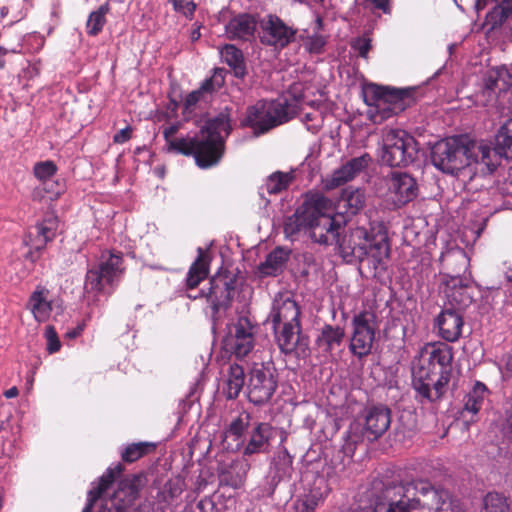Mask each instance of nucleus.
<instances>
[{
  "label": "nucleus",
  "instance_id": "f257e3e1",
  "mask_svg": "<svg viewBox=\"0 0 512 512\" xmlns=\"http://www.w3.org/2000/svg\"><path fill=\"white\" fill-rule=\"evenodd\" d=\"M433 165L444 173L458 174L474 165V173L489 175V167L496 161L495 153L486 148V142L467 137H450L437 142L431 153Z\"/></svg>",
  "mask_w": 512,
  "mask_h": 512
},
{
  "label": "nucleus",
  "instance_id": "f03ea898",
  "mask_svg": "<svg viewBox=\"0 0 512 512\" xmlns=\"http://www.w3.org/2000/svg\"><path fill=\"white\" fill-rule=\"evenodd\" d=\"M386 503H378V511L409 512L419 507L435 512H463L459 502L448 491L436 489L429 482L419 480L406 484L389 485L383 491Z\"/></svg>",
  "mask_w": 512,
  "mask_h": 512
},
{
  "label": "nucleus",
  "instance_id": "7ed1b4c3",
  "mask_svg": "<svg viewBox=\"0 0 512 512\" xmlns=\"http://www.w3.org/2000/svg\"><path fill=\"white\" fill-rule=\"evenodd\" d=\"M428 365H422L413 373L412 385L421 402L440 400L446 392L451 377L452 348L447 344L432 345Z\"/></svg>",
  "mask_w": 512,
  "mask_h": 512
},
{
  "label": "nucleus",
  "instance_id": "20e7f679",
  "mask_svg": "<svg viewBox=\"0 0 512 512\" xmlns=\"http://www.w3.org/2000/svg\"><path fill=\"white\" fill-rule=\"evenodd\" d=\"M224 115L209 119L201 129L200 135L186 136L169 141V146L177 152L193 156L199 168L206 169L216 165L222 156Z\"/></svg>",
  "mask_w": 512,
  "mask_h": 512
},
{
  "label": "nucleus",
  "instance_id": "39448f33",
  "mask_svg": "<svg viewBox=\"0 0 512 512\" xmlns=\"http://www.w3.org/2000/svg\"><path fill=\"white\" fill-rule=\"evenodd\" d=\"M441 262L448 273L443 275L444 306L463 311L472 303L469 293V280L462 276L467 269L468 260L462 250L449 251L442 255Z\"/></svg>",
  "mask_w": 512,
  "mask_h": 512
},
{
  "label": "nucleus",
  "instance_id": "423d86ee",
  "mask_svg": "<svg viewBox=\"0 0 512 512\" xmlns=\"http://www.w3.org/2000/svg\"><path fill=\"white\" fill-rule=\"evenodd\" d=\"M301 96L279 98L271 102H258L247 112V124L254 133L264 134L295 117L300 109Z\"/></svg>",
  "mask_w": 512,
  "mask_h": 512
},
{
  "label": "nucleus",
  "instance_id": "0eeeda50",
  "mask_svg": "<svg viewBox=\"0 0 512 512\" xmlns=\"http://www.w3.org/2000/svg\"><path fill=\"white\" fill-rule=\"evenodd\" d=\"M418 144L413 136L401 129L383 132L381 162L390 167H405L415 161Z\"/></svg>",
  "mask_w": 512,
  "mask_h": 512
},
{
  "label": "nucleus",
  "instance_id": "6e6552de",
  "mask_svg": "<svg viewBox=\"0 0 512 512\" xmlns=\"http://www.w3.org/2000/svg\"><path fill=\"white\" fill-rule=\"evenodd\" d=\"M122 256L120 253L103 255L100 263L89 269L84 283L85 298L90 302L96 301L99 294H108L115 280L121 273Z\"/></svg>",
  "mask_w": 512,
  "mask_h": 512
},
{
  "label": "nucleus",
  "instance_id": "1a4fd4ad",
  "mask_svg": "<svg viewBox=\"0 0 512 512\" xmlns=\"http://www.w3.org/2000/svg\"><path fill=\"white\" fill-rule=\"evenodd\" d=\"M376 319V315L371 311H362L354 315L350 351L355 356L362 358L370 354L378 329Z\"/></svg>",
  "mask_w": 512,
  "mask_h": 512
},
{
  "label": "nucleus",
  "instance_id": "9d476101",
  "mask_svg": "<svg viewBox=\"0 0 512 512\" xmlns=\"http://www.w3.org/2000/svg\"><path fill=\"white\" fill-rule=\"evenodd\" d=\"M309 233L311 239L319 244L333 245L339 241L344 231V217L320 213L316 208H310Z\"/></svg>",
  "mask_w": 512,
  "mask_h": 512
},
{
  "label": "nucleus",
  "instance_id": "9b49d317",
  "mask_svg": "<svg viewBox=\"0 0 512 512\" xmlns=\"http://www.w3.org/2000/svg\"><path fill=\"white\" fill-rule=\"evenodd\" d=\"M412 89H394L376 86L369 105L375 106L382 113V118L396 115L406 109L412 102Z\"/></svg>",
  "mask_w": 512,
  "mask_h": 512
},
{
  "label": "nucleus",
  "instance_id": "f8f14e48",
  "mask_svg": "<svg viewBox=\"0 0 512 512\" xmlns=\"http://www.w3.org/2000/svg\"><path fill=\"white\" fill-rule=\"evenodd\" d=\"M278 346L284 354L305 357L309 352V338L302 333L301 322L273 328Z\"/></svg>",
  "mask_w": 512,
  "mask_h": 512
},
{
  "label": "nucleus",
  "instance_id": "ddd939ff",
  "mask_svg": "<svg viewBox=\"0 0 512 512\" xmlns=\"http://www.w3.org/2000/svg\"><path fill=\"white\" fill-rule=\"evenodd\" d=\"M372 233L364 227L349 228L336 242L339 251L347 261L363 262L367 258V247Z\"/></svg>",
  "mask_w": 512,
  "mask_h": 512
},
{
  "label": "nucleus",
  "instance_id": "4468645a",
  "mask_svg": "<svg viewBox=\"0 0 512 512\" xmlns=\"http://www.w3.org/2000/svg\"><path fill=\"white\" fill-rule=\"evenodd\" d=\"M226 335V351H230L237 358L249 354L254 346L253 326L246 316H241L229 327Z\"/></svg>",
  "mask_w": 512,
  "mask_h": 512
},
{
  "label": "nucleus",
  "instance_id": "2eb2a0df",
  "mask_svg": "<svg viewBox=\"0 0 512 512\" xmlns=\"http://www.w3.org/2000/svg\"><path fill=\"white\" fill-rule=\"evenodd\" d=\"M391 410L383 404L369 406L364 411L362 435L369 441L380 438L390 427Z\"/></svg>",
  "mask_w": 512,
  "mask_h": 512
},
{
  "label": "nucleus",
  "instance_id": "dca6fc26",
  "mask_svg": "<svg viewBox=\"0 0 512 512\" xmlns=\"http://www.w3.org/2000/svg\"><path fill=\"white\" fill-rule=\"evenodd\" d=\"M301 310L298 303L288 293H278L273 301L268 321L273 328L300 321Z\"/></svg>",
  "mask_w": 512,
  "mask_h": 512
},
{
  "label": "nucleus",
  "instance_id": "f3484780",
  "mask_svg": "<svg viewBox=\"0 0 512 512\" xmlns=\"http://www.w3.org/2000/svg\"><path fill=\"white\" fill-rule=\"evenodd\" d=\"M277 387L272 372L267 368L252 370L249 384V398L255 404H263L270 400Z\"/></svg>",
  "mask_w": 512,
  "mask_h": 512
},
{
  "label": "nucleus",
  "instance_id": "a211bd4d",
  "mask_svg": "<svg viewBox=\"0 0 512 512\" xmlns=\"http://www.w3.org/2000/svg\"><path fill=\"white\" fill-rule=\"evenodd\" d=\"M371 163L372 157L368 153L351 158L326 179L325 187L332 190L346 184L368 168Z\"/></svg>",
  "mask_w": 512,
  "mask_h": 512
},
{
  "label": "nucleus",
  "instance_id": "6ab92c4d",
  "mask_svg": "<svg viewBox=\"0 0 512 512\" xmlns=\"http://www.w3.org/2000/svg\"><path fill=\"white\" fill-rule=\"evenodd\" d=\"M262 28L264 32L262 42L281 48L293 41L296 33L292 27L287 26L279 17L273 15H269L262 22Z\"/></svg>",
  "mask_w": 512,
  "mask_h": 512
},
{
  "label": "nucleus",
  "instance_id": "aec40b11",
  "mask_svg": "<svg viewBox=\"0 0 512 512\" xmlns=\"http://www.w3.org/2000/svg\"><path fill=\"white\" fill-rule=\"evenodd\" d=\"M143 485L144 479L141 475H133L122 480L111 499L113 507L118 512H124L134 504Z\"/></svg>",
  "mask_w": 512,
  "mask_h": 512
},
{
  "label": "nucleus",
  "instance_id": "412c9836",
  "mask_svg": "<svg viewBox=\"0 0 512 512\" xmlns=\"http://www.w3.org/2000/svg\"><path fill=\"white\" fill-rule=\"evenodd\" d=\"M389 191L394 195V203L400 207L417 196V184L407 173L392 172L389 180Z\"/></svg>",
  "mask_w": 512,
  "mask_h": 512
},
{
  "label": "nucleus",
  "instance_id": "4be33fe9",
  "mask_svg": "<svg viewBox=\"0 0 512 512\" xmlns=\"http://www.w3.org/2000/svg\"><path fill=\"white\" fill-rule=\"evenodd\" d=\"M439 335L448 342H455L459 339L464 325L463 315L457 309L444 306L436 319Z\"/></svg>",
  "mask_w": 512,
  "mask_h": 512
},
{
  "label": "nucleus",
  "instance_id": "5701e85b",
  "mask_svg": "<svg viewBox=\"0 0 512 512\" xmlns=\"http://www.w3.org/2000/svg\"><path fill=\"white\" fill-rule=\"evenodd\" d=\"M495 147L486 143V148L496 155L494 166L489 167V174H492L500 165L501 158L512 159V119L507 120L496 135Z\"/></svg>",
  "mask_w": 512,
  "mask_h": 512
},
{
  "label": "nucleus",
  "instance_id": "b1692460",
  "mask_svg": "<svg viewBox=\"0 0 512 512\" xmlns=\"http://www.w3.org/2000/svg\"><path fill=\"white\" fill-rule=\"evenodd\" d=\"M291 251L283 247H276L267 256L265 261L261 262L258 267V274L261 277H276L280 275L289 260Z\"/></svg>",
  "mask_w": 512,
  "mask_h": 512
},
{
  "label": "nucleus",
  "instance_id": "393cba45",
  "mask_svg": "<svg viewBox=\"0 0 512 512\" xmlns=\"http://www.w3.org/2000/svg\"><path fill=\"white\" fill-rule=\"evenodd\" d=\"M224 85V73L222 68H216L214 74L206 79L201 87L192 91L185 98V108L190 109L195 106L199 101L207 100V96L217 91Z\"/></svg>",
  "mask_w": 512,
  "mask_h": 512
},
{
  "label": "nucleus",
  "instance_id": "a878e982",
  "mask_svg": "<svg viewBox=\"0 0 512 512\" xmlns=\"http://www.w3.org/2000/svg\"><path fill=\"white\" fill-rule=\"evenodd\" d=\"M249 424L250 415L246 412L240 413L231 420L228 429H226V440L232 439L233 442H228L226 450L237 451L244 445Z\"/></svg>",
  "mask_w": 512,
  "mask_h": 512
},
{
  "label": "nucleus",
  "instance_id": "bb28decb",
  "mask_svg": "<svg viewBox=\"0 0 512 512\" xmlns=\"http://www.w3.org/2000/svg\"><path fill=\"white\" fill-rule=\"evenodd\" d=\"M224 292L222 285V278L220 276L212 278L210 281V287L206 294L207 301L209 303L210 317L212 320V331L216 333L217 329L221 326V315L220 311L224 304L221 297Z\"/></svg>",
  "mask_w": 512,
  "mask_h": 512
},
{
  "label": "nucleus",
  "instance_id": "cd10ccee",
  "mask_svg": "<svg viewBox=\"0 0 512 512\" xmlns=\"http://www.w3.org/2000/svg\"><path fill=\"white\" fill-rule=\"evenodd\" d=\"M275 430L267 423H259L250 433L248 443L244 449L245 455L259 453L265 445H274Z\"/></svg>",
  "mask_w": 512,
  "mask_h": 512
},
{
  "label": "nucleus",
  "instance_id": "c85d7f7f",
  "mask_svg": "<svg viewBox=\"0 0 512 512\" xmlns=\"http://www.w3.org/2000/svg\"><path fill=\"white\" fill-rule=\"evenodd\" d=\"M296 170L291 169L288 172L275 171L266 177L263 185L259 188V194L262 198L265 193L277 195L286 191L296 179Z\"/></svg>",
  "mask_w": 512,
  "mask_h": 512
},
{
  "label": "nucleus",
  "instance_id": "c756f323",
  "mask_svg": "<svg viewBox=\"0 0 512 512\" xmlns=\"http://www.w3.org/2000/svg\"><path fill=\"white\" fill-rule=\"evenodd\" d=\"M344 338L345 330L342 327L326 324L321 328L315 344L322 352L331 353L342 345Z\"/></svg>",
  "mask_w": 512,
  "mask_h": 512
},
{
  "label": "nucleus",
  "instance_id": "7c9ffc66",
  "mask_svg": "<svg viewBox=\"0 0 512 512\" xmlns=\"http://www.w3.org/2000/svg\"><path fill=\"white\" fill-rule=\"evenodd\" d=\"M28 306L36 321H47L52 311L49 291L45 288H37L30 296Z\"/></svg>",
  "mask_w": 512,
  "mask_h": 512
},
{
  "label": "nucleus",
  "instance_id": "2f4dec72",
  "mask_svg": "<svg viewBox=\"0 0 512 512\" xmlns=\"http://www.w3.org/2000/svg\"><path fill=\"white\" fill-rule=\"evenodd\" d=\"M56 171L57 167L52 161L39 162L34 166L35 177L43 183L44 190L51 194V199L57 198L62 192V187L58 183L51 181Z\"/></svg>",
  "mask_w": 512,
  "mask_h": 512
},
{
  "label": "nucleus",
  "instance_id": "473e14b6",
  "mask_svg": "<svg viewBox=\"0 0 512 512\" xmlns=\"http://www.w3.org/2000/svg\"><path fill=\"white\" fill-rule=\"evenodd\" d=\"M256 21L253 16L241 14L234 17L226 25V38L248 39L253 35Z\"/></svg>",
  "mask_w": 512,
  "mask_h": 512
},
{
  "label": "nucleus",
  "instance_id": "72a5a7b5",
  "mask_svg": "<svg viewBox=\"0 0 512 512\" xmlns=\"http://www.w3.org/2000/svg\"><path fill=\"white\" fill-rule=\"evenodd\" d=\"M55 235V225L53 222H42L33 227L25 240L26 245L31 249L40 251L46 245V243Z\"/></svg>",
  "mask_w": 512,
  "mask_h": 512
},
{
  "label": "nucleus",
  "instance_id": "f704fd0d",
  "mask_svg": "<svg viewBox=\"0 0 512 512\" xmlns=\"http://www.w3.org/2000/svg\"><path fill=\"white\" fill-rule=\"evenodd\" d=\"M389 253L390 247L387 237L385 235L372 234L367 247V258L365 261H369L376 269L389 257Z\"/></svg>",
  "mask_w": 512,
  "mask_h": 512
},
{
  "label": "nucleus",
  "instance_id": "c9c22d12",
  "mask_svg": "<svg viewBox=\"0 0 512 512\" xmlns=\"http://www.w3.org/2000/svg\"><path fill=\"white\" fill-rule=\"evenodd\" d=\"M510 75L503 67H496L488 70L483 77V87L488 97L496 90L506 91L509 87Z\"/></svg>",
  "mask_w": 512,
  "mask_h": 512
},
{
  "label": "nucleus",
  "instance_id": "e433bc0d",
  "mask_svg": "<svg viewBox=\"0 0 512 512\" xmlns=\"http://www.w3.org/2000/svg\"><path fill=\"white\" fill-rule=\"evenodd\" d=\"M226 74L229 73L237 79H244L248 73L247 61L241 49L226 44Z\"/></svg>",
  "mask_w": 512,
  "mask_h": 512
},
{
  "label": "nucleus",
  "instance_id": "4c0bfd02",
  "mask_svg": "<svg viewBox=\"0 0 512 512\" xmlns=\"http://www.w3.org/2000/svg\"><path fill=\"white\" fill-rule=\"evenodd\" d=\"M208 275V255L202 249L198 248V257L195 262L191 265L187 278V288L193 289L199 285Z\"/></svg>",
  "mask_w": 512,
  "mask_h": 512
},
{
  "label": "nucleus",
  "instance_id": "58836bf2",
  "mask_svg": "<svg viewBox=\"0 0 512 512\" xmlns=\"http://www.w3.org/2000/svg\"><path fill=\"white\" fill-rule=\"evenodd\" d=\"M489 390L482 382H475L472 389L464 398L463 413L468 412L472 415L477 414L487 399Z\"/></svg>",
  "mask_w": 512,
  "mask_h": 512
},
{
  "label": "nucleus",
  "instance_id": "ea45409f",
  "mask_svg": "<svg viewBox=\"0 0 512 512\" xmlns=\"http://www.w3.org/2000/svg\"><path fill=\"white\" fill-rule=\"evenodd\" d=\"M340 203L346 208V212L356 214L366 204L365 192L361 188L349 186L342 191Z\"/></svg>",
  "mask_w": 512,
  "mask_h": 512
},
{
  "label": "nucleus",
  "instance_id": "a19ab883",
  "mask_svg": "<svg viewBox=\"0 0 512 512\" xmlns=\"http://www.w3.org/2000/svg\"><path fill=\"white\" fill-rule=\"evenodd\" d=\"M310 208L297 209V211L286 218L284 223V233L287 237L293 239L301 230H309Z\"/></svg>",
  "mask_w": 512,
  "mask_h": 512
},
{
  "label": "nucleus",
  "instance_id": "79ce46f5",
  "mask_svg": "<svg viewBox=\"0 0 512 512\" xmlns=\"http://www.w3.org/2000/svg\"><path fill=\"white\" fill-rule=\"evenodd\" d=\"M121 472L122 466L120 464L116 465L114 468H109L106 471V473L100 478L98 486L89 491L88 504L82 512L91 511L93 503L101 497L104 491L109 487L114 479L121 474Z\"/></svg>",
  "mask_w": 512,
  "mask_h": 512
},
{
  "label": "nucleus",
  "instance_id": "37998d69",
  "mask_svg": "<svg viewBox=\"0 0 512 512\" xmlns=\"http://www.w3.org/2000/svg\"><path fill=\"white\" fill-rule=\"evenodd\" d=\"M245 384L244 368L241 365L233 364L229 369V376L226 379V398H236Z\"/></svg>",
  "mask_w": 512,
  "mask_h": 512
},
{
  "label": "nucleus",
  "instance_id": "c03bdc74",
  "mask_svg": "<svg viewBox=\"0 0 512 512\" xmlns=\"http://www.w3.org/2000/svg\"><path fill=\"white\" fill-rule=\"evenodd\" d=\"M109 10V5L103 4L96 11L90 13L86 23V29L89 35L96 36L102 31Z\"/></svg>",
  "mask_w": 512,
  "mask_h": 512
},
{
  "label": "nucleus",
  "instance_id": "a18cd8bd",
  "mask_svg": "<svg viewBox=\"0 0 512 512\" xmlns=\"http://www.w3.org/2000/svg\"><path fill=\"white\" fill-rule=\"evenodd\" d=\"M322 500L323 493L320 488H313L309 493L296 500L295 509L297 512H313Z\"/></svg>",
  "mask_w": 512,
  "mask_h": 512
},
{
  "label": "nucleus",
  "instance_id": "49530a36",
  "mask_svg": "<svg viewBox=\"0 0 512 512\" xmlns=\"http://www.w3.org/2000/svg\"><path fill=\"white\" fill-rule=\"evenodd\" d=\"M482 512H511V509L506 497L497 492H490L483 499Z\"/></svg>",
  "mask_w": 512,
  "mask_h": 512
},
{
  "label": "nucleus",
  "instance_id": "de8ad7c7",
  "mask_svg": "<svg viewBox=\"0 0 512 512\" xmlns=\"http://www.w3.org/2000/svg\"><path fill=\"white\" fill-rule=\"evenodd\" d=\"M508 19L509 16L500 7V5H497L487 14L484 27L487 28V32L489 33L500 28Z\"/></svg>",
  "mask_w": 512,
  "mask_h": 512
},
{
  "label": "nucleus",
  "instance_id": "09e8293b",
  "mask_svg": "<svg viewBox=\"0 0 512 512\" xmlns=\"http://www.w3.org/2000/svg\"><path fill=\"white\" fill-rule=\"evenodd\" d=\"M154 445L147 442L134 443L127 446L122 453V459L126 462H134L145 455Z\"/></svg>",
  "mask_w": 512,
  "mask_h": 512
},
{
  "label": "nucleus",
  "instance_id": "8fccbe9b",
  "mask_svg": "<svg viewBox=\"0 0 512 512\" xmlns=\"http://www.w3.org/2000/svg\"><path fill=\"white\" fill-rule=\"evenodd\" d=\"M44 337L46 339V349L50 354L60 350L61 342L53 326L46 327Z\"/></svg>",
  "mask_w": 512,
  "mask_h": 512
},
{
  "label": "nucleus",
  "instance_id": "3c124183",
  "mask_svg": "<svg viewBox=\"0 0 512 512\" xmlns=\"http://www.w3.org/2000/svg\"><path fill=\"white\" fill-rule=\"evenodd\" d=\"M352 49L362 58H367L372 47L371 39L368 37H358L351 41Z\"/></svg>",
  "mask_w": 512,
  "mask_h": 512
},
{
  "label": "nucleus",
  "instance_id": "603ef678",
  "mask_svg": "<svg viewBox=\"0 0 512 512\" xmlns=\"http://www.w3.org/2000/svg\"><path fill=\"white\" fill-rule=\"evenodd\" d=\"M175 11L182 13L184 16L191 18L196 9V5L193 1L187 0H175L172 3Z\"/></svg>",
  "mask_w": 512,
  "mask_h": 512
},
{
  "label": "nucleus",
  "instance_id": "864d4df0",
  "mask_svg": "<svg viewBox=\"0 0 512 512\" xmlns=\"http://www.w3.org/2000/svg\"><path fill=\"white\" fill-rule=\"evenodd\" d=\"M497 189L505 197L512 196V176L509 174L507 178L498 184Z\"/></svg>",
  "mask_w": 512,
  "mask_h": 512
},
{
  "label": "nucleus",
  "instance_id": "5fc2aeb1",
  "mask_svg": "<svg viewBox=\"0 0 512 512\" xmlns=\"http://www.w3.org/2000/svg\"><path fill=\"white\" fill-rule=\"evenodd\" d=\"M132 129L130 126H126L125 128L118 131L114 137L113 140L115 143L122 144L127 142L131 138Z\"/></svg>",
  "mask_w": 512,
  "mask_h": 512
},
{
  "label": "nucleus",
  "instance_id": "6e6d98bb",
  "mask_svg": "<svg viewBox=\"0 0 512 512\" xmlns=\"http://www.w3.org/2000/svg\"><path fill=\"white\" fill-rule=\"evenodd\" d=\"M325 41L322 37L312 38L309 42V50L311 52H319L321 48L324 46Z\"/></svg>",
  "mask_w": 512,
  "mask_h": 512
},
{
  "label": "nucleus",
  "instance_id": "4d7b16f0",
  "mask_svg": "<svg viewBox=\"0 0 512 512\" xmlns=\"http://www.w3.org/2000/svg\"><path fill=\"white\" fill-rule=\"evenodd\" d=\"M499 5L505 11V13L509 16V18H511L512 17V0H502Z\"/></svg>",
  "mask_w": 512,
  "mask_h": 512
},
{
  "label": "nucleus",
  "instance_id": "13d9d810",
  "mask_svg": "<svg viewBox=\"0 0 512 512\" xmlns=\"http://www.w3.org/2000/svg\"><path fill=\"white\" fill-rule=\"evenodd\" d=\"M197 506L199 509L203 510V512H210L212 510L213 504L210 500L204 499V500L199 501Z\"/></svg>",
  "mask_w": 512,
  "mask_h": 512
},
{
  "label": "nucleus",
  "instance_id": "bf43d9fd",
  "mask_svg": "<svg viewBox=\"0 0 512 512\" xmlns=\"http://www.w3.org/2000/svg\"><path fill=\"white\" fill-rule=\"evenodd\" d=\"M177 126L172 125L170 127H167L164 129V137L168 140L170 137H172L177 132Z\"/></svg>",
  "mask_w": 512,
  "mask_h": 512
},
{
  "label": "nucleus",
  "instance_id": "052dcab7",
  "mask_svg": "<svg viewBox=\"0 0 512 512\" xmlns=\"http://www.w3.org/2000/svg\"><path fill=\"white\" fill-rule=\"evenodd\" d=\"M507 268L505 271L506 279L512 283V259L509 260L507 263Z\"/></svg>",
  "mask_w": 512,
  "mask_h": 512
},
{
  "label": "nucleus",
  "instance_id": "680f3d73",
  "mask_svg": "<svg viewBox=\"0 0 512 512\" xmlns=\"http://www.w3.org/2000/svg\"><path fill=\"white\" fill-rule=\"evenodd\" d=\"M18 395V389L16 387H12L4 392V396L6 398H14Z\"/></svg>",
  "mask_w": 512,
  "mask_h": 512
},
{
  "label": "nucleus",
  "instance_id": "e2e57ef3",
  "mask_svg": "<svg viewBox=\"0 0 512 512\" xmlns=\"http://www.w3.org/2000/svg\"><path fill=\"white\" fill-rule=\"evenodd\" d=\"M506 426H507V431L512 436V411L507 415Z\"/></svg>",
  "mask_w": 512,
  "mask_h": 512
},
{
  "label": "nucleus",
  "instance_id": "0e129e2a",
  "mask_svg": "<svg viewBox=\"0 0 512 512\" xmlns=\"http://www.w3.org/2000/svg\"><path fill=\"white\" fill-rule=\"evenodd\" d=\"M200 36H201V34H200V29H199V28H197V29H195V30H193V31L191 32V36H190V38H191V40L194 42V41L198 40V39L200 38Z\"/></svg>",
  "mask_w": 512,
  "mask_h": 512
},
{
  "label": "nucleus",
  "instance_id": "69168bd1",
  "mask_svg": "<svg viewBox=\"0 0 512 512\" xmlns=\"http://www.w3.org/2000/svg\"><path fill=\"white\" fill-rule=\"evenodd\" d=\"M351 512H381V511H378V504L376 505L375 509H371V508H361V509H357V510H353Z\"/></svg>",
  "mask_w": 512,
  "mask_h": 512
},
{
  "label": "nucleus",
  "instance_id": "338daca9",
  "mask_svg": "<svg viewBox=\"0 0 512 512\" xmlns=\"http://www.w3.org/2000/svg\"><path fill=\"white\" fill-rule=\"evenodd\" d=\"M315 114L312 113H306L303 117V122L308 124V122L313 121L315 119Z\"/></svg>",
  "mask_w": 512,
  "mask_h": 512
},
{
  "label": "nucleus",
  "instance_id": "774afa93",
  "mask_svg": "<svg viewBox=\"0 0 512 512\" xmlns=\"http://www.w3.org/2000/svg\"><path fill=\"white\" fill-rule=\"evenodd\" d=\"M484 6H485V1L477 0V2H476V8H477L478 10H479V9H482Z\"/></svg>",
  "mask_w": 512,
  "mask_h": 512
}]
</instances>
